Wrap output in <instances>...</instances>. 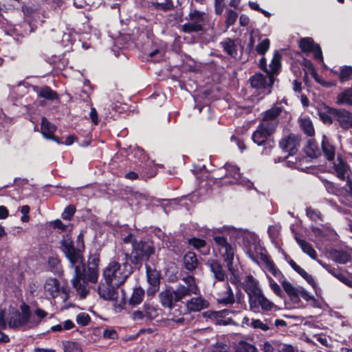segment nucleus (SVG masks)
Segmentation results:
<instances>
[{
    "instance_id": "4c0bfd02",
    "label": "nucleus",
    "mask_w": 352,
    "mask_h": 352,
    "mask_svg": "<svg viewBox=\"0 0 352 352\" xmlns=\"http://www.w3.org/2000/svg\"><path fill=\"white\" fill-rule=\"evenodd\" d=\"M235 352H258V351L253 344L241 340L236 344Z\"/></svg>"
},
{
    "instance_id": "f704fd0d",
    "label": "nucleus",
    "mask_w": 352,
    "mask_h": 352,
    "mask_svg": "<svg viewBox=\"0 0 352 352\" xmlns=\"http://www.w3.org/2000/svg\"><path fill=\"white\" fill-rule=\"evenodd\" d=\"M145 317L148 320H153L157 317L159 312L157 308L150 302L144 305Z\"/></svg>"
},
{
    "instance_id": "b1692460",
    "label": "nucleus",
    "mask_w": 352,
    "mask_h": 352,
    "mask_svg": "<svg viewBox=\"0 0 352 352\" xmlns=\"http://www.w3.org/2000/svg\"><path fill=\"white\" fill-rule=\"evenodd\" d=\"M56 127L52 125L45 118H42L41 131L43 137L47 139L53 140L58 144H60L59 140L54 135Z\"/></svg>"
},
{
    "instance_id": "ddd939ff",
    "label": "nucleus",
    "mask_w": 352,
    "mask_h": 352,
    "mask_svg": "<svg viewBox=\"0 0 352 352\" xmlns=\"http://www.w3.org/2000/svg\"><path fill=\"white\" fill-rule=\"evenodd\" d=\"M225 170L226 179H230L228 182H225L228 184H238L247 189H251L253 188V184L248 179L242 178L239 173V168L234 165L231 164H226L225 166L220 170Z\"/></svg>"
},
{
    "instance_id": "49530a36",
    "label": "nucleus",
    "mask_w": 352,
    "mask_h": 352,
    "mask_svg": "<svg viewBox=\"0 0 352 352\" xmlns=\"http://www.w3.org/2000/svg\"><path fill=\"white\" fill-rule=\"evenodd\" d=\"M340 79L341 81H346L352 79V67L345 66L341 69Z\"/></svg>"
},
{
    "instance_id": "6e6552de",
    "label": "nucleus",
    "mask_w": 352,
    "mask_h": 352,
    "mask_svg": "<svg viewBox=\"0 0 352 352\" xmlns=\"http://www.w3.org/2000/svg\"><path fill=\"white\" fill-rule=\"evenodd\" d=\"M254 251L250 248L248 250L249 257L253 261H256L255 255L258 256L265 264L266 269L270 272L275 278H276L280 283L283 280H285L281 272L277 269L274 263L270 259L266 254V250L258 244H254Z\"/></svg>"
},
{
    "instance_id": "aec40b11",
    "label": "nucleus",
    "mask_w": 352,
    "mask_h": 352,
    "mask_svg": "<svg viewBox=\"0 0 352 352\" xmlns=\"http://www.w3.org/2000/svg\"><path fill=\"white\" fill-rule=\"evenodd\" d=\"M333 173L339 179L345 180L349 176L350 169L344 160L338 157L333 164Z\"/></svg>"
},
{
    "instance_id": "7c9ffc66",
    "label": "nucleus",
    "mask_w": 352,
    "mask_h": 352,
    "mask_svg": "<svg viewBox=\"0 0 352 352\" xmlns=\"http://www.w3.org/2000/svg\"><path fill=\"white\" fill-rule=\"evenodd\" d=\"M34 90L37 93L38 96L47 100H53L57 98L56 93L48 87H35Z\"/></svg>"
},
{
    "instance_id": "a19ab883",
    "label": "nucleus",
    "mask_w": 352,
    "mask_h": 352,
    "mask_svg": "<svg viewBox=\"0 0 352 352\" xmlns=\"http://www.w3.org/2000/svg\"><path fill=\"white\" fill-rule=\"evenodd\" d=\"M225 52L231 56H235L237 54L236 45L233 41L228 39L221 43Z\"/></svg>"
},
{
    "instance_id": "6ab92c4d",
    "label": "nucleus",
    "mask_w": 352,
    "mask_h": 352,
    "mask_svg": "<svg viewBox=\"0 0 352 352\" xmlns=\"http://www.w3.org/2000/svg\"><path fill=\"white\" fill-rule=\"evenodd\" d=\"M217 300L219 304L231 305L234 302V296L228 283H225L221 290L217 293Z\"/></svg>"
},
{
    "instance_id": "c03bdc74",
    "label": "nucleus",
    "mask_w": 352,
    "mask_h": 352,
    "mask_svg": "<svg viewBox=\"0 0 352 352\" xmlns=\"http://www.w3.org/2000/svg\"><path fill=\"white\" fill-rule=\"evenodd\" d=\"M65 352H82V348L77 342H67L64 343Z\"/></svg>"
},
{
    "instance_id": "5701e85b",
    "label": "nucleus",
    "mask_w": 352,
    "mask_h": 352,
    "mask_svg": "<svg viewBox=\"0 0 352 352\" xmlns=\"http://www.w3.org/2000/svg\"><path fill=\"white\" fill-rule=\"evenodd\" d=\"M208 306L209 302L200 296L192 298L186 303L187 309L190 311H199Z\"/></svg>"
},
{
    "instance_id": "ea45409f",
    "label": "nucleus",
    "mask_w": 352,
    "mask_h": 352,
    "mask_svg": "<svg viewBox=\"0 0 352 352\" xmlns=\"http://www.w3.org/2000/svg\"><path fill=\"white\" fill-rule=\"evenodd\" d=\"M338 103L352 105V93L349 88L338 96Z\"/></svg>"
},
{
    "instance_id": "864d4df0",
    "label": "nucleus",
    "mask_w": 352,
    "mask_h": 352,
    "mask_svg": "<svg viewBox=\"0 0 352 352\" xmlns=\"http://www.w3.org/2000/svg\"><path fill=\"white\" fill-rule=\"evenodd\" d=\"M99 262V255L97 254H92L88 258V266L98 268Z\"/></svg>"
},
{
    "instance_id": "9d476101",
    "label": "nucleus",
    "mask_w": 352,
    "mask_h": 352,
    "mask_svg": "<svg viewBox=\"0 0 352 352\" xmlns=\"http://www.w3.org/2000/svg\"><path fill=\"white\" fill-rule=\"evenodd\" d=\"M205 13L196 9H190L186 19L188 22L182 25V31L186 33L197 32L203 30L205 22Z\"/></svg>"
},
{
    "instance_id": "9b49d317",
    "label": "nucleus",
    "mask_w": 352,
    "mask_h": 352,
    "mask_svg": "<svg viewBox=\"0 0 352 352\" xmlns=\"http://www.w3.org/2000/svg\"><path fill=\"white\" fill-rule=\"evenodd\" d=\"M184 284H179L174 293V301L178 302L184 298L191 294H197L199 288L195 283V278L191 276H188L183 278Z\"/></svg>"
},
{
    "instance_id": "473e14b6",
    "label": "nucleus",
    "mask_w": 352,
    "mask_h": 352,
    "mask_svg": "<svg viewBox=\"0 0 352 352\" xmlns=\"http://www.w3.org/2000/svg\"><path fill=\"white\" fill-rule=\"evenodd\" d=\"M301 129L309 136H313L315 133L314 128L311 120L308 118H302L299 120Z\"/></svg>"
},
{
    "instance_id": "e2e57ef3",
    "label": "nucleus",
    "mask_w": 352,
    "mask_h": 352,
    "mask_svg": "<svg viewBox=\"0 0 352 352\" xmlns=\"http://www.w3.org/2000/svg\"><path fill=\"white\" fill-rule=\"evenodd\" d=\"M223 0H215V13L221 15L223 12L224 6L222 4Z\"/></svg>"
},
{
    "instance_id": "69168bd1",
    "label": "nucleus",
    "mask_w": 352,
    "mask_h": 352,
    "mask_svg": "<svg viewBox=\"0 0 352 352\" xmlns=\"http://www.w3.org/2000/svg\"><path fill=\"white\" fill-rule=\"evenodd\" d=\"M211 352H229L228 347L226 344H217L212 348Z\"/></svg>"
},
{
    "instance_id": "cd10ccee",
    "label": "nucleus",
    "mask_w": 352,
    "mask_h": 352,
    "mask_svg": "<svg viewBox=\"0 0 352 352\" xmlns=\"http://www.w3.org/2000/svg\"><path fill=\"white\" fill-rule=\"evenodd\" d=\"M296 241L304 253L309 256L312 259L317 258V253L311 244L296 236Z\"/></svg>"
},
{
    "instance_id": "58836bf2",
    "label": "nucleus",
    "mask_w": 352,
    "mask_h": 352,
    "mask_svg": "<svg viewBox=\"0 0 352 352\" xmlns=\"http://www.w3.org/2000/svg\"><path fill=\"white\" fill-rule=\"evenodd\" d=\"M189 243L195 248L200 250V252L204 254H206L209 252L208 248L206 246V242L204 240L193 238L189 240Z\"/></svg>"
},
{
    "instance_id": "052dcab7",
    "label": "nucleus",
    "mask_w": 352,
    "mask_h": 352,
    "mask_svg": "<svg viewBox=\"0 0 352 352\" xmlns=\"http://www.w3.org/2000/svg\"><path fill=\"white\" fill-rule=\"evenodd\" d=\"M300 297H301L302 298H303L306 301H309V300H314L313 296L310 295L307 292V291H306L302 287L300 288V292L298 293V298H300Z\"/></svg>"
},
{
    "instance_id": "39448f33",
    "label": "nucleus",
    "mask_w": 352,
    "mask_h": 352,
    "mask_svg": "<svg viewBox=\"0 0 352 352\" xmlns=\"http://www.w3.org/2000/svg\"><path fill=\"white\" fill-rule=\"evenodd\" d=\"M60 249L69 262V267L75 270L76 277H79L85 271L82 254L74 248L69 234L63 236L60 241Z\"/></svg>"
},
{
    "instance_id": "c9c22d12",
    "label": "nucleus",
    "mask_w": 352,
    "mask_h": 352,
    "mask_svg": "<svg viewBox=\"0 0 352 352\" xmlns=\"http://www.w3.org/2000/svg\"><path fill=\"white\" fill-rule=\"evenodd\" d=\"M270 69L266 74L273 76L274 74L279 70L280 67V56L278 54H275L269 66Z\"/></svg>"
},
{
    "instance_id": "338daca9",
    "label": "nucleus",
    "mask_w": 352,
    "mask_h": 352,
    "mask_svg": "<svg viewBox=\"0 0 352 352\" xmlns=\"http://www.w3.org/2000/svg\"><path fill=\"white\" fill-rule=\"evenodd\" d=\"M278 232H279V228H278L276 226H270L268 228V233H269L270 237L273 239H274L278 236Z\"/></svg>"
},
{
    "instance_id": "a18cd8bd",
    "label": "nucleus",
    "mask_w": 352,
    "mask_h": 352,
    "mask_svg": "<svg viewBox=\"0 0 352 352\" xmlns=\"http://www.w3.org/2000/svg\"><path fill=\"white\" fill-rule=\"evenodd\" d=\"M270 41L268 38H264L259 41L256 46V52L259 54H264L269 49Z\"/></svg>"
},
{
    "instance_id": "a878e982",
    "label": "nucleus",
    "mask_w": 352,
    "mask_h": 352,
    "mask_svg": "<svg viewBox=\"0 0 352 352\" xmlns=\"http://www.w3.org/2000/svg\"><path fill=\"white\" fill-rule=\"evenodd\" d=\"M321 146L323 154L327 159L329 161L334 160L336 151L335 147L329 142L328 139L325 136L323 137Z\"/></svg>"
},
{
    "instance_id": "de8ad7c7",
    "label": "nucleus",
    "mask_w": 352,
    "mask_h": 352,
    "mask_svg": "<svg viewBox=\"0 0 352 352\" xmlns=\"http://www.w3.org/2000/svg\"><path fill=\"white\" fill-rule=\"evenodd\" d=\"M238 18V14L232 10H228L227 11L226 24L227 27L231 26L234 24Z\"/></svg>"
},
{
    "instance_id": "393cba45",
    "label": "nucleus",
    "mask_w": 352,
    "mask_h": 352,
    "mask_svg": "<svg viewBox=\"0 0 352 352\" xmlns=\"http://www.w3.org/2000/svg\"><path fill=\"white\" fill-rule=\"evenodd\" d=\"M44 287L45 292L53 298L57 296L60 293V283L56 278L47 279Z\"/></svg>"
},
{
    "instance_id": "4d7b16f0",
    "label": "nucleus",
    "mask_w": 352,
    "mask_h": 352,
    "mask_svg": "<svg viewBox=\"0 0 352 352\" xmlns=\"http://www.w3.org/2000/svg\"><path fill=\"white\" fill-rule=\"evenodd\" d=\"M154 6L156 8L162 10H169L173 8V4L170 1L164 3H155Z\"/></svg>"
},
{
    "instance_id": "4be33fe9",
    "label": "nucleus",
    "mask_w": 352,
    "mask_h": 352,
    "mask_svg": "<svg viewBox=\"0 0 352 352\" xmlns=\"http://www.w3.org/2000/svg\"><path fill=\"white\" fill-rule=\"evenodd\" d=\"M207 265L209 266L216 280L223 281L226 279L227 277L226 273L219 262L212 259L207 262Z\"/></svg>"
},
{
    "instance_id": "6e6d98bb",
    "label": "nucleus",
    "mask_w": 352,
    "mask_h": 352,
    "mask_svg": "<svg viewBox=\"0 0 352 352\" xmlns=\"http://www.w3.org/2000/svg\"><path fill=\"white\" fill-rule=\"evenodd\" d=\"M307 215L312 220L316 221L319 219H321V214L319 211L308 208L307 210Z\"/></svg>"
},
{
    "instance_id": "c756f323",
    "label": "nucleus",
    "mask_w": 352,
    "mask_h": 352,
    "mask_svg": "<svg viewBox=\"0 0 352 352\" xmlns=\"http://www.w3.org/2000/svg\"><path fill=\"white\" fill-rule=\"evenodd\" d=\"M47 316V313L45 310L40 308L36 309L33 316L30 313V327L37 326Z\"/></svg>"
},
{
    "instance_id": "5fc2aeb1",
    "label": "nucleus",
    "mask_w": 352,
    "mask_h": 352,
    "mask_svg": "<svg viewBox=\"0 0 352 352\" xmlns=\"http://www.w3.org/2000/svg\"><path fill=\"white\" fill-rule=\"evenodd\" d=\"M251 326L254 329H260L263 331H267L270 328L258 319L252 320L251 322Z\"/></svg>"
},
{
    "instance_id": "72a5a7b5",
    "label": "nucleus",
    "mask_w": 352,
    "mask_h": 352,
    "mask_svg": "<svg viewBox=\"0 0 352 352\" xmlns=\"http://www.w3.org/2000/svg\"><path fill=\"white\" fill-rule=\"evenodd\" d=\"M185 267L188 270H193L197 266V259L196 255L193 252H188L184 258Z\"/></svg>"
},
{
    "instance_id": "20e7f679",
    "label": "nucleus",
    "mask_w": 352,
    "mask_h": 352,
    "mask_svg": "<svg viewBox=\"0 0 352 352\" xmlns=\"http://www.w3.org/2000/svg\"><path fill=\"white\" fill-rule=\"evenodd\" d=\"M214 251L218 252L226 264L228 270L233 276L232 282L239 281V274L234 268L235 248L222 236H214Z\"/></svg>"
},
{
    "instance_id": "7ed1b4c3",
    "label": "nucleus",
    "mask_w": 352,
    "mask_h": 352,
    "mask_svg": "<svg viewBox=\"0 0 352 352\" xmlns=\"http://www.w3.org/2000/svg\"><path fill=\"white\" fill-rule=\"evenodd\" d=\"M21 312L16 308L10 306L8 314L1 311L0 312V329H5L7 326L11 329H19L24 325L30 327V308L28 305L23 303L21 307Z\"/></svg>"
},
{
    "instance_id": "8fccbe9b",
    "label": "nucleus",
    "mask_w": 352,
    "mask_h": 352,
    "mask_svg": "<svg viewBox=\"0 0 352 352\" xmlns=\"http://www.w3.org/2000/svg\"><path fill=\"white\" fill-rule=\"evenodd\" d=\"M268 282L272 290L278 296L282 294V290L280 286L269 276H267Z\"/></svg>"
},
{
    "instance_id": "e433bc0d",
    "label": "nucleus",
    "mask_w": 352,
    "mask_h": 352,
    "mask_svg": "<svg viewBox=\"0 0 352 352\" xmlns=\"http://www.w3.org/2000/svg\"><path fill=\"white\" fill-rule=\"evenodd\" d=\"M144 296V291L142 288H135L129 300L130 304L133 306L139 305L142 301Z\"/></svg>"
},
{
    "instance_id": "bb28decb",
    "label": "nucleus",
    "mask_w": 352,
    "mask_h": 352,
    "mask_svg": "<svg viewBox=\"0 0 352 352\" xmlns=\"http://www.w3.org/2000/svg\"><path fill=\"white\" fill-rule=\"evenodd\" d=\"M329 272L342 283L352 287V274L342 273L335 268L329 270Z\"/></svg>"
},
{
    "instance_id": "2f4dec72",
    "label": "nucleus",
    "mask_w": 352,
    "mask_h": 352,
    "mask_svg": "<svg viewBox=\"0 0 352 352\" xmlns=\"http://www.w3.org/2000/svg\"><path fill=\"white\" fill-rule=\"evenodd\" d=\"M160 299L162 305L164 307L171 308L173 307V302L174 301V293L173 291L165 290L160 294Z\"/></svg>"
},
{
    "instance_id": "412c9836",
    "label": "nucleus",
    "mask_w": 352,
    "mask_h": 352,
    "mask_svg": "<svg viewBox=\"0 0 352 352\" xmlns=\"http://www.w3.org/2000/svg\"><path fill=\"white\" fill-rule=\"evenodd\" d=\"M335 116L337 121L339 122L340 126L344 129H348L351 127L352 124V113L346 110H336Z\"/></svg>"
},
{
    "instance_id": "f8f14e48",
    "label": "nucleus",
    "mask_w": 352,
    "mask_h": 352,
    "mask_svg": "<svg viewBox=\"0 0 352 352\" xmlns=\"http://www.w3.org/2000/svg\"><path fill=\"white\" fill-rule=\"evenodd\" d=\"M154 253L153 247L145 241H136L133 243L131 259L134 264L140 263L144 258L148 259Z\"/></svg>"
},
{
    "instance_id": "bf43d9fd",
    "label": "nucleus",
    "mask_w": 352,
    "mask_h": 352,
    "mask_svg": "<svg viewBox=\"0 0 352 352\" xmlns=\"http://www.w3.org/2000/svg\"><path fill=\"white\" fill-rule=\"evenodd\" d=\"M74 212H75V209L74 207L72 206H69V207H67L65 210H64V212L63 213V219H67V220H69L70 218L73 216V214H74Z\"/></svg>"
},
{
    "instance_id": "f257e3e1",
    "label": "nucleus",
    "mask_w": 352,
    "mask_h": 352,
    "mask_svg": "<svg viewBox=\"0 0 352 352\" xmlns=\"http://www.w3.org/2000/svg\"><path fill=\"white\" fill-rule=\"evenodd\" d=\"M129 254L122 250L116 256L103 270L102 277L107 283H113L117 287L122 285L132 273V267L128 263Z\"/></svg>"
},
{
    "instance_id": "f03ea898",
    "label": "nucleus",
    "mask_w": 352,
    "mask_h": 352,
    "mask_svg": "<svg viewBox=\"0 0 352 352\" xmlns=\"http://www.w3.org/2000/svg\"><path fill=\"white\" fill-rule=\"evenodd\" d=\"M282 111V107L274 106L265 112L261 122L252 134V138L254 143L262 145L273 134L278 124V117Z\"/></svg>"
},
{
    "instance_id": "680f3d73",
    "label": "nucleus",
    "mask_w": 352,
    "mask_h": 352,
    "mask_svg": "<svg viewBox=\"0 0 352 352\" xmlns=\"http://www.w3.org/2000/svg\"><path fill=\"white\" fill-rule=\"evenodd\" d=\"M90 118L91 119L92 122L97 125L99 122V119L98 116V113L96 109L94 107L91 108V111L89 113Z\"/></svg>"
},
{
    "instance_id": "37998d69",
    "label": "nucleus",
    "mask_w": 352,
    "mask_h": 352,
    "mask_svg": "<svg viewBox=\"0 0 352 352\" xmlns=\"http://www.w3.org/2000/svg\"><path fill=\"white\" fill-rule=\"evenodd\" d=\"M147 278L149 284L153 287H157L160 283L159 274L155 271H150L147 269Z\"/></svg>"
},
{
    "instance_id": "603ef678",
    "label": "nucleus",
    "mask_w": 352,
    "mask_h": 352,
    "mask_svg": "<svg viewBox=\"0 0 352 352\" xmlns=\"http://www.w3.org/2000/svg\"><path fill=\"white\" fill-rule=\"evenodd\" d=\"M306 152L307 153L308 155L311 157L317 156L318 151L316 149V146L314 142L309 141V144H308Z\"/></svg>"
},
{
    "instance_id": "13d9d810",
    "label": "nucleus",
    "mask_w": 352,
    "mask_h": 352,
    "mask_svg": "<svg viewBox=\"0 0 352 352\" xmlns=\"http://www.w3.org/2000/svg\"><path fill=\"white\" fill-rule=\"evenodd\" d=\"M84 235L82 232H80L76 240V245H77V251L80 253V252L84 250L85 249V244H84V240H83Z\"/></svg>"
},
{
    "instance_id": "c85d7f7f",
    "label": "nucleus",
    "mask_w": 352,
    "mask_h": 352,
    "mask_svg": "<svg viewBox=\"0 0 352 352\" xmlns=\"http://www.w3.org/2000/svg\"><path fill=\"white\" fill-rule=\"evenodd\" d=\"M281 285L285 292L292 299L298 298V293L301 287H294L286 279L282 280Z\"/></svg>"
},
{
    "instance_id": "79ce46f5",
    "label": "nucleus",
    "mask_w": 352,
    "mask_h": 352,
    "mask_svg": "<svg viewBox=\"0 0 352 352\" xmlns=\"http://www.w3.org/2000/svg\"><path fill=\"white\" fill-rule=\"evenodd\" d=\"M298 274H300L306 281L311 285L314 288L316 287V283L311 275L309 274L304 269L299 265L294 270Z\"/></svg>"
},
{
    "instance_id": "423d86ee",
    "label": "nucleus",
    "mask_w": 352,
    "mask_h": 352,
    "mask_svg": "<svg viewBox=\"0 0 352 352\" xmlns=\"http://www.w3.org/2000/svg\"><path fill=\"white\" fill-rule=\"evenodd\" d=\"M74 276L71 280L74 288L76 289L77 293L81 298H85L87 293V282L96 283L98 278V268L87 266V270L85 269L83 274L79 277H76L75 270H74Z\"/></svg>"
},
{
    "instance_id": "0eeeda50",
    "label": "nucleus",
    "mask_w": 352,
    "mask_h": 352,
    "mask_svg": "<svg viewBox=\"0 0 352 352\" xmlns=\"http://www.w3.org/2000/svg\"><path fill=\"white\" fill-rule=\"evenodd\" d=\"M99 296L104 300L115 302L116 308L121 309L124 305L125 299L124 293L119 292L118 287L113 283H100L98 288Z\"/></svg>"
},
{
    "instance_id": "dca6fc26",
    "label": "nucleus",
    "mask_w": 352,
    "mask_h": 352,
    "mask_svg": "<svg viewBox=\"0 0 352 352\" xmlns=\"http://www.w3.org/2000/svg\"><path fill=\"white\" fill-rule=\"evenodd\" d=\"M244 290L248 296L249 302L263 292L258 287V281L251 275L245 277L244 281Z\"/></svg>"
},
{
    "instance_id": "3c124183",
    "label": "nucleus",
    "mask_w": 352,
    "mask_h": 352,
    "mask_svg": "<svg viewBox=\"0 0 352 352\" xmlns=\"http://www.w3.org/2000/svg\"><path fill=\"white\" fill-rule=\"evenodd\" d=\"M89 320V315L85 313H80L76 316V322L82 326L88 324Z\"/></svg>"
},
{
    "instance_id": "1a4fd4ad",
    "label": "nucleus",
    "mask_w": 352,
    "mask_h": 352,
    "mask_svg": "<svg viewBox=\"0 0 352 352\" xmlns=\"http://www.w3.org/2000/svg\"><path fill=\"white\" fill-rule=\"evenodd\" d=\"M324 186L327 191L339 197L341 203L346 206H350L352 204V182L348 180L344 187H340L336 184L324 181Z\"/></svg>"
},
{
    "instance_id": "09e8293b",
    "label": "nucleus",
    "mask_w": 352,
    "mask_h": 352,
    "mask_svg": "<svg viewBox=\"0 0 352 352\" xmlns=\"http://www.w3.org/2000/svg\"><path fill=\"white\" fill-rule=\"evenodd\" d=\"M336 261L342 264H344L351 260L349 254L344 252H338L336 255Z\"/></svg>"
},
{
    "instance_id": "f3484780",
    "label": "nucleus",
    "mask_w": 352,
    "mask_h": 352,
    "mask_svg": "<svg viewBox=\"0 0 352 352\" xmlns=\"http://www.w3.org/2000/svg\"><path fill=\"white\" fill-rule=\"evenodd\" d=\"M299 45L302 51L307 52H312L316 59L322 61L323 58L321 48L318 44L314 43L312 38H305L301 39Z\"/></svg>"
},
{
    "instance_id": "2eb2a0df",
    "label": "nucleus",
    "mask_w": 352,
    "mask_h": 352,
    "mask_svg": "<svg viewBox=\"0 0 352 352\" xmlns=\"http://www.w3.org/2000/svg\"><path fill=\"white\" fill-rule=\"evenodd\" d=\"M282 150L292 155L296 153L300 146V138L295 134H289L284 136L279 142Z\"/></svg>"
},
{
    "instance_id": "774afa93",
    "label": "nucleus",
    "mask_w": 352,
    "mask_h": 352,
    "mask_svg": "<svg viewBox=\"0 0 352 352\" xmlns=\"http://www.w3.org/2000/svg\"><path fill=\"white\" fill-rule=\"evenodd\" d=\"M148 56L151 58H154L155 56H157V58H160L163 56V52L160 49H155V50L148 52Z\"/></svg>"
},
{
    "instance_id": "a211bd4d",
    "label": "nucleus",
    "mask_w": 352,
    "mask_h": 352,
    "mask_svg": "<svg viewBox=\"0 0 352 352\" xmlns=\"http://www.w3.org/2000/svg\"><path fill=\"white\" fill-rule=\"evenodd\" d=\"M274 77L266 74H256L250 78V83L253 87L261 89L271 87L274 84Z\"/></svg>"
},
{
    "instance_id": "4468645a",
    "label": "nucleus",
    "mask_w": 352,
    "mask_h": 352,
    "mask_svg": "<svg viewBox=\"0 0 352 352\" xmlns=\"http://www.w3.org/2000/svg\"><path fill=\"white\" fill-rule=\"evenodd\" d=\"M250 310L256 312L259 307L263 311H273L277 309L276 305L268 300L263 294H260L255 298L249 302Z\"/></svg>"
},
{
    "instance_id": "0e129e2a",
    "label": "nucleus",
    "mask_w": 352,
    "mask_h": 352,
    "mask_svg": "<svg viewBox=\"0 0 352 352\" xmlns=\"http://www.w3.org/2000/svg\"><path fill=\"white\" fill-rule=\"evenodd\" d=\"M132 318L134 320H140L145 318L144 310L140 311L137 310L132 314Z\"/></svg>"
}]
</instances>
